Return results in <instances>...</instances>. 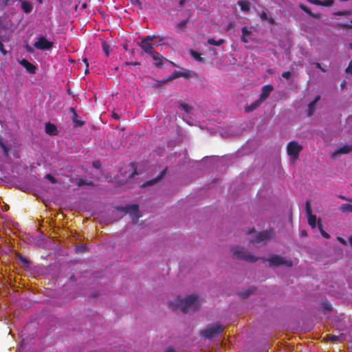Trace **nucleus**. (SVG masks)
<instances>
[{
    "label": "nucleus",
    "instance_id": "nucleus-1",
    "mask_svg": "<svg viewBox=\"0 0 352 352\" xmlns=\"http://www.w3.org/2000/svg\"><path fill=\"white\" fill-rule=\"evenodd\" d=\"M178 307H180L183 313H188L190 311H196L200 306L198 296L195 295H189L184 299H178Z\"/></svg>",
    "mask_w": 352,
    "mask_h": 352
},
{
    "label": "nucleus",
    "instance_id": "nucleus-2",
    "mask_svg": "<svg viewBox=\"0 0 352 352\" xmlns=\"http://www.w3.org/2000/svg\"><path fill=\"white\" fill-rule=\"evenodd\" d=\"M224 327L219 324L214 325H208L205 329L200 331V336L205 339H212L223 332Z\"/></svg>",
    "mask_w": 352,
    "mask_h": 352
},
{
    "label": "nucleus",
    "instance_id": "nucleus-3",
    "mask_svg": "<svg viewBox=\"0 0 352 352\" xmlns=\"http://www.w3.org/2000/svg\"><path fill=\"white\" fill-rule=\"evenodd\" d=\"M233 258L243 260L250 263L257 261L259 258L248 253L244 248H234L232 249Z\"/></svg>",
    "mask_w": 352,
    "mask_h": 352
},
{
    "label": "nucleus",
    "instance_id": "nucleus-4",
    "mask_svg": "<svg viewBox=\"0 0 352 352\" xmlns=\"http://www.w3.org/2000/svg\"><path fill=\"white\" fill-rule=\"evenodd\" d=\"M261 259L263 261H267L270 263V267L286 265L288 267H291L293 266V262L292 260H287L278 254H272L268 258H261Z\"/></svg>",
    "mask_w": 352,
    "mask_h": 352
},
{
    "label": "nucleus",
    "instance_id": "nucleus-5",
    "mask_svg": "<svg viewBox=\"0 0 352 352\" xmlns=\"http://www.w3.org/2000/svg\"><path fill=\"white\" fill-rule=\"evenodd\" d=\"M155 38V35H149L143 38L140 43H138V45L140 48L147 54L150 55L153 52H155V47L157 46V44H154L152 43L153 39Z\"/></svg>",
    "mask_w": 352,
    "mask_h": 352
},
{
    "label": "nucleus",
    "instance_id": "nucleus-6",
    "mask_svg": "<svg viewBox=\"0 0 352 352\" xmlns=\"http://www.w3.org/2000/svg\"><path fill=\"white\" fill-rule=\"evenodd\" d=\"M273 236V232L270 230H264L258 232L254 238L250 241V243L257 245L260 243H266Z\"/></svg>",
    "mask_w": 352,
    "mask_h": 352
},
{
    "label": "nucleus",
    "instance_id": "nucleus-7",
    "mask_svg": "<svg viewBox=\"0 0 352 352\" xmlns=\"http://www.w3.org/2000/svg\"><path fill=\"white\" fill-rule=\"evenodd\" d=\"M302 150V146L296 141L289 142L287 146V153L293 160L298 158Z\"/></svg>",
    "mask_w": 352,
    "mask_h": 352
},
{
    "label": "nucleus",
    "instance_id": "nucleus-8",
    "mask_svg": "<svg viewBox=\"0 0 352 352\" xmlns=\"http://www.w3.org/2000/svg\"><path fill=\"white\" fill-rule=\"evenodd\" d=\"M53 42L47 41L45 37L41 36L34 43V47L38 50H50L53 47Z\"/></svg>",
    "mask_w": 352,
    "mask_h": 352
},
{
    "label": "nucleus",
    "instance_id": "nucleus-9",
    "mask_svg": "<svg viewBox=\"0 0 352 352\" xmlns=\"http://www.w3.org/2000/svg\"><path fill=\"white\" fill-rule=\"evenodd\" d=\"M124 210L126 213H129L133 219H138L140 217L139 207L137 204L128 205L124 208Z\"/></svg>",
    "mask_w": 352,
    "mask_h": 352
},
{
    "label": "nucleus",
    "instance_id": "nucleus-10",
    "mask_svg": "<svg viewBox=\"0 0 352 352\" xmlns=\"http://www.w3.org/2000/svg\"><path fill=\"white\" fill-rule=\"evenodd\" d=\"M274 87L271 85H267L263 87L261 94H260L259 99L261 101H265L273 91Z\"/></svg>",
    "mask_w": 352,
    "mask_h": 352
},
{
    "label": "nucleus",
    "instance_id": "nucleus-11",
    "mask_svg": "<svg viewBox=\"0 0 352 352\" xmlns=\"http://www.w3.org/2000/svg\"><path fill=\"white\" fill-rule=\"evenodd\" d=\"M19 63L30 73V74H34L36 73V67L32 64L30 62H29L28 60L26 59H22L21 60L19 61Z\"/></svg>",
    "mask_w": 352,
    "mask_h": 352
},
{
    "label": "nucleus",
    "instance_id": "nucleus-12",
    "mask_svg": "<svg viewBox=\"0 0 352 352\" xmlns=\"http://www.w3.org/2000/svg\"><path fill=\"white\" fill-rule=\"evenodd\" d=\"M69 110L72 113V121L74 124V126H82L85 124V122L79 119L78 115L77 114L75 109L73 107H70Z\"/></svg>",
    "mask_w": 352,
    "mask_h": 352
},
{
    "label": "nucleus",
    "instance_id": "nucleus-13",
    "mask_svg": "<svg viewBox=\"0 0 352 352\" xmlns=\"http://www.w3.org/2000/svg\"><path fill=\"white\" fill-rule=\"evenodd\" d=\"M352 152V144H344L340 146L333 153V156L341 154H347Z\"/></svg>",
    "mask_w": 352,
    "mask_h": 352
},
{
    "label": "nucleus",
    "instance_id": "nucleus-14",
    "mask_svg": "<svg viewBox=\"0 0 352 352\" xmlns=\"http://www.w3.org/2000/svg\"><path fill=\"white\" fill-rule=\"evenodd\" d=\"M150 56L155 61V66L160 67L163 65V60L164 59V58L160 53L155 51L151 54H150Z\"/></svg>",
    "mask_w": 352,
    "mask_h": 352
},
{
    "label": "nucleus",
    "instance_id": "nucleus-15",
    "mask_svg": "<svg viewBox=\"0 0 352 352\" xmlns=\"http://www.w3.org/2000/svg\"><path fill=\"white\" fill-rule=\"evenodd\" d=\"M45 131L50 135H56L58 133L56 126L51 122L45 124Z\"/></svg>",
    "mask_w": 352,
    "mask_h": 352
},
{
    "label": "nucleus",
    "instance_id": "nucleus-16",
    "mask_svg": "<svg viewBox=\"0 0 352 352\" xmlns=\"http://www.w3.org/2000/svg\"><path fill=\"white\" fill-rule=\"evenodd\" d=\"M21 7L22 10L26 14L31 12L33 9L32 3L28 1H22Z\"/></svg>",
    "mask_w": 352,
    "mask_h": 352
},
{
    "label": "nucleus",
    "instance_id": "nucleus-17",
    "mask_svg": "<svg viewBox=\"0 0 352 352\" xmlns=\"http://www.w3.org/2000/svg\"><path fill=\"white\" fill-rule=\"evenodd\" d=\"M75 184L79 187L83 186H93L94 184L91 181H89L85 178H78L75 180Z\"/></svg>",
    "mask_w": 352,
    "mask_h": 352
},
{
    "label": "nucleus",
    "instance_id": "nucleus-18",
    "mask_svg": "<svg viewBox=\"0 0 352 352\" xmlns=\"http://www.w3.org/2000/svg\"><path fill=\"white\" fill-rule=\"evenodd\" d=\"M262 102H263V101H261L260 99L258 98V100L254 101L250 105L245 107V111L246 112H251V111H254V109H256L258 107H260L261 104H262Z\"/></svg>",
    "mask_w": 352,
    "mask_h": 352
},
{
    "label": "nucleus",
    "instance_id": "nucleus-19",
    "mask_svg": "<svg viewBox=\"0 0 352 352\" xmlns=\"http://www.w3.org/2000/svg\"><path fill=\"white\" fill-rule=\"evenodd\" d=\"M238 5L241 8V10L244 12H249L250 10V3L248 1L241 0L238 1Z\"/></svg>",
    "mask_w": 352,
    "mask_h": 352
},
{
    "label": "nucleus",
    "instance_id": "nucleus-20",
    "mask_svg": "<svg viewBox=\"0 0 352 352\" xmlns=\"http://www.w3.org/2000/svg\"><path fill=\"white\" fill-rule=\"evenodd\" d=\"M320 100V96H317L313 101H311L308 105V116H311L314 113V108L316 102Z\"/></svg>",
    "mask_w": 352,
    "mask_h": 352
},
{
    "label": "nucleus",
    "instance_id": "nucleus-21",
    "mask_svg": "<svg viewBox=\"0 0 352 352\" xmlns=\"http://www.w3.org/2000/svg\"><path fill=\"white\" fill-rule=\"evenodd\" d=\"M224 42H225L224 39H222V38L219 39L217 41H216L213 38H210L208 39V43L209 45H215V46H219V45H222Z\"/></svg>",
    "mask_w": 352,
    "mask_h": 352
},
{
    "label": "nucleus",
    "instance_id": "nucleus-22",
    "mask_svg": "<svg viewBox=\"0 0 352 352\" xmlns=\"http://www.w3.org/2000/svg\"><path fill=\"white\" fill-rule=\"evenodd\" d=\"M307 217H308V223H309V226L312 228H315L316 226V221H317L316 216L311 214L307 215Z\"/></svg>",
    "mask_w": 352,
    "mask_h": 352
},
{
    "label": "nucleus",
    "instance_id": "nucleus-23",
    "mask_svg": "<svg viewBox=\"0 0 352 352\" xmlns=\"http://www.w3.org/2000/svg\"><path fill=\"white\" fill-rule=\"evenodd\" d=\"M165 174H166V169H165V170H164L161 173V174H160V176H158L157 178H155V179H152V180H150V181H148V182H146V183L144 184V186H148V185H151V184H153L155 183L156 182H157V181L160 180V179L164 177V175Z\"/></svg>",
    "mask_w": 352,
    "mask_h": 352
},
{
    "label": "nucleus",
    "instance_id": "nucleus-24",
    "mask_svg": "<svg viewBox=\"0 0 352 352\" xmlns=\"http://www.w3.org/2000/svg\"><path fill=\"white\" fill-rule=\"evenodd\" d=\"M340 209L342 212H352V205L349 204H344L341 205Z\"/></svg>",
    "mask_w": 352,
    "mask_h": 352
},
{
    "label": "nucleus",
    "instance_id": "nucleus-25",
    "mask_svg": "<svg viewBox=\"0 0 352 352\" xmlns=\"http://www.w3.org/2000/svg\"><path fill=\"white\" fill-rule=\"evenodd\" d=\"M16 258L21 262L24 264V265L27 267H29L30 265V261L28 259H27L25 257H24L23 255H21V254H16Z\"/></svg>",
    "mask_w": 352,
    "mask_h": 352
},
{
    "label": "nucleus",
    "instance_id": "nucleus-26",
    "mask_svg": "<svg viewBox=\"0 0 352 352\" xmlns=\"http://www.w3.org/2000/svg\"><path fill=\"white\" fill-rule=\"evenodd\" d=\"M254 289L253 288H250V289H247L245 292H241L239 294V296L242 298H248L253 292H254Z\"/></svg>",
    "mask_w": 352,
    "mask_h": 352
},
{
    "label": "nucleus",
    "instance_id": "nucleus-27",
    "mask_svg": "<svg viewBox=\"0 0 352 352\" xmlns=\"http://www.w3.org/2000/svg\"><path fill=\"white\" fill-rule=\"evenodd\" d=\"M102 51H103L104 54L107 56H108L109 55V52H110V45L107 42H103L102 43Z\"/></svg>",
    "mask_w": 352,
    "mask_h": 352
},
{
    "label": "nucleus",
    "instance_id": "nucleus-28",
    "mask_svg": "<svg viewBox=\"0 0 352 352\" xmlns=\"http://www.w3.org/2000/svg\"><path fill=\"white\" fill-rule=\"evenodd\" d=\"M190 54L191 56L195 58L197 60L199 61V62H203V58L201 57V54L198 53L196 51H194V50H191L190 51Z\"/></svg>",
    "mask_w": 352,
    "mask_h": 352
},
{
    "label": "nucleus",
    "instance_id": "nucleus-29",
    "mask_svg": "<svg viewBox=\"0 0 352 352\" xmlns=\"http://www.w3.org/2000/svg\"><path fill=\"white\" fill-rule=\"evenodd\" d=\"M189 22V18L186 19H184V20H182L178 24H177V27L181 29V30H186V24Z\"/></svg>",
    "mask_w": 352,
    "mask_h": 352
},
{
    "label": "nucleus",
    "instance_id": "nucleus-30",
    "mask_svg": "<svg viewBox=\"0 0 352 352\" xmlns=\"http://www.w3.org/2000/svg\"><path fill=\"white\" fill-rule=\"evenodd\" d=\"M318 227L320 232L323 237H324L325 239L330 238V235L322 229V225L320 223V221H318Z\"/></svg>",
    "mask_w": 352,
    "mask_h": 352
},
{
    "label": "nucleus",
    "instance_id": "nucleus-31",
    "mask_svg": "<svg viewBox=\"0 0 352 352\" xmlns=\"http://www.w3.org/2000/svg\"><path fill=\"white\" fill-rule=\"evenodd\" d=\"M352 14L351 10H342L334 12L336 16H349Z\"/></svg>",
    "mask_w": 352,
    "mask_h": 352
},
{
    "label": "nucleus",
    "instance_id": "nucleus-32",
    "mask_svg": "<svg viewBox=\"0 0 352 352\" xmlns=\"http://www.w3.org/2000/svg\"><path fill=\"white\" fill-rule=\"evenodd\" d=\"M45 178L48 179L52 184L58 183L57 179L51 174L48 173L45 175Z\"/></svg>",
    "mask_w": 352,
    "mask_h": 352
},
{
    "label": "nucleus",
    "instance_id": "nucleus-33",
    "mask_svg": "<svg viewBox=\"0 0 352 352\" xmlns=\"http://www.w3.org/2000/svg\"><path fill=\"white\" fill-rule=\"evenodd\" d=\"M192 72L186 69V70L182 72L181 77H184L185 78H189L192 77Z\"/></svg>",
    "mask_w": 352,
    "mask_h": 352
},
{
    "label": "nucleus",
    "instance_id": "nucleus-34",
    "mask_svg": "<svg viewBox=\"0 0 352 352\" xmlns=\"http://www.w3.org/2000/svg\"><path fill=\"white\" fill-rule=\"evenodd\" d=\"M305 210L307 215L311 214V207L309 201H306Z\"/></svg>",
    "mask_w": 352,
    "mask_h": 352
},
{
    "label": "nucleus",
    "instance_id": "nucleus-35",
    "mask_svg": "<svg viewBox=\"0 0 352 352\" xmlns=\"http://www.w3.org/2000/svg\"><path fill=\"white\" fill-rule=\"evenodd\" d=\"M181 73L182 72L181 71H175L169 77L170 79H175V78H180L181 77Z\"/></svg>",
    "mask_w": 352,
    "mask_h": 352
},
{
    "label": "nucleus",
    "instance_id": "nucleus-36",
    "mask_svg": "<svg viewBox=\"0 0 352 352\" xmlns=\"http://www.w3.org/2000/svg\"><path fill=\"white\" fill-rule=\"evenodd\" d=\"M334 1L333 0H324L321 1V3L320 6H331L333 4Z\"/></svg>",
    "mask_w": 352,
    "mask_h": 352
},
{
    "label": "nucleus",
    "instance_id": "nucleus-37",
    "mask_svg": "<svg viewBox=\"0 0 352 352\" xmlns=\"http://www.w3.org/2000/svg\"><path fill=\"white\" fill-rule=\"evenodd\" d=\"M242 35L249 36L251 35V32L248 29L247 27L244 26L241 29Z\"/></svg>",
    "mask_w": 352,
    "mask_h": 352
},
{
    "label": "nucleus",
    "instance_id": "nucleus-38",
    "mask_svg": "<svg viewBox=\"0 0 352 352\" xmlns=\"http://www.w3.org/2000/svg\"><path fill=\"white\" fill-rule=\"evenodd\" d=\"M179 108L186 112H189L191 109V107L187 104H181Z\"/></svg>",
    "mask_w": 352,
    "mask_h": 352
},
{
    "label": "nucleus",
    "instance_id": "nucleus-39",
    "mask_svg": "<svg viewBox=\"0 0 352 352\" xmlns=\"http://www.w3.org/2000/svg\"><path fill=\"white\" fill-rule=\"evenodd\" d=\"M131 4L136 5L139 9H142V5L140 0H130Z\"/></svg>",
    "mask_w": 352,
    "mask_h": 352
},
{
    "label": "nucleus",
    "instance_id": "nucleus-40",
    "mask_svg": "<svg viewBox=\"0 0 352 352\" xmlns=\"http://www.w3.org/2000/svg\"><path fill=\"white\" fill-rule=\"evenodd\" d=\"M87 251V247L86 245H81L78 247V252L83 253Z\"/></svg>",
    "mask_w": 352,
    "mask_h": 352
},
{
    "label": "nucleus",
    "instance_id": "nucleus-41",
    "mask_svg": "<svg viewBox=\"0 0 352 352\" xmlns=\"http://www.w3.org/2000/svg\"><path fill=\"white\" fill-rule=\"evenodd\" d=\"M127 65H140V62H124L122 65L123 67Z\"/></svg>",
    "mask_w": 352,
    "mask_h": 352
},
{
    "label": "nucleus",
    "instance_id": "nucleus-42",
    "mask_svg": "<svg viewBox=\"0 0 352 352\" xmlns=\"http://www.w3.org/2000/svg\"><path fill=\"white\" fill-rule=\"evenodd\" d=\"M300 8L305 11L306 13L312 15V12H311L310 9L307 8L306 6L301 5Z\"/></svg>",
    "mask_w": 352,
    "mask_h": 352
},
{
    "label": "nucleus",
    "instance_id": "nucleus-43",
    "mask_svg": "<svg viewBox=\"0 0 352 352\" xmlns=\"http://www.w3.org/2000/svg\"><path fill=\"white\" fill-rule=\"evenodd\" d=\"M282 76L286 79H289L292 76V73L289 71L287 72H284L283 74H282Z\"/></svg>",
    "mask_w": 352,
    "mask_h": 352
},
{
    "label": "nucleus",
    "instance_id": "nucleus-44",
    "mask_svg": "<svg viewBox=\"0 0 352 352\" xmlns=\"http://www.w3.org/2000/svg\"><path fill=\"white\" fill-rule=\"evenodd\" d=\"M260 18L262 21H267V19H268V16H267V14L266 12L263 11L261 14H260Z\"/></svg>",
    "mask_w": 352,
    "mask_h": 352
},
{
    "label": "nucleus",
    "instance_id": "nucleus-45",
    "mask_svg": "<svg viewBox=\"0 0 352 352\" xmlns=\"http://www.w3.org/2000/svg\"><path fill=\"white\" fill-rule=\"evenodd\" d=\"M345 71L347 74H352V60L350 61Z\"/></svg>",
    "mask_w": 352,
    "mask_h": 352
},
{
    "label": "nucleus",
    "instance_id": "nucleus-46",
    "mask_svg": "<svg viewBox=\"0 0 352 352\" xmlns=\"http://www.w3.org/2000/svg\"><path fill=\"white\" fill-rule=\"evenodd\" d=\"M0 52L3 54H7V51L4 49V46H3V44L1 43V41H0Z\"/></svg>",
    "mask_w": 352,
    "mask_h": 352
},
{
    "label": "nucleus",
    "instance_id": "nucleus-47",
    "mask_svg": "<svg viewBox=\"0 0 352 352\" xmlns=\"http://www.w3.org/2000/svg\"><path fill=\"white\" fill-rule=\"evenodd\" d=\"M309 2L314 4V5H316V6H320L321 3V1L320 0H307Z\"/></svg>",
    "mask_w": 352,
    "mask_h": 352
},
{
    "label": "nucleus",
    "instance_id": "nucleus-48",
    "mask_svg": "<svg viewBox=\"0 0 352 352\" xmlns=\"http://www.w3.org/2000/svg\"><path fill=\"white\" fill-rule=\"evenodd\" d=\"M338 197L341 199H342V200H345V201H352V198H348V197H346V196H344V195H338Z\"/></svg>",
    "mask_w": 352,
    "mask_h": 352
},
{
    "label": "nucleus",
    "instance_id": "nucleus-49",
    "mask_svg": "<svg viewBox=\"0 0 352 352\" xmlns=\"http://www.w3.org/2000/svg\"><path fill=\"white\" fill-rule=\"evenodd\" d=\"M342 28H352V20L350 21V23H345L343 25H341Z\"/></svg>",
    "mask_w": 352,
    "mask_h": 352
},
{
    "label": "nucleus",
    "instance_id": "nucleus-50",
    "mask_svg": "<svg viewBox=\"0 0 352 352\" xmlns=\"http://www.w3.org/2000/svg\"><path fill=\"white\" fill-rule=\"evenodd\" d=\"M329 340L333 341V342L337 341L338 340V336H336V335H331L329 337Z\"/></svg>",
    "mask_w": 352,
    "mask_h": 352
},
{
    "label": "nucleus",
    "instance_id": "nucleus-51",
    "mask_svg": "<svg viewBox=\"0 0 352 352\" xmlns=\"http://www.w3.org/2000/svg\"><path fill=\"white\" fill-rule=\"evenodd\" d=\"M164 352H176V350L173 346L168 347Z\"/></svg>",
    "mask_w": 352,
    "mask_h": 352
},
{
    "label": "nucleus",
    "instance_id": "nucleus-52",
    "mask_svg": "<svg viewBox=\"0 0 352 352\" xmlns=\"http://www.w3.org/2000/svg\"><path fill=\"white\" fill-rule=\"evenodd\" d=\"M234 28V22H230L228 25L227 29L228 30H230Z\"/></svg>",
    "mask_w": 352,
    "mask_h": 352
},
{
    "label": "nucleus",
    "instance_id": "nucleus-53",
    "mask_svg": "<svg viewBox=\"0 0 352 352\" xmlns=\"http://www.w3.org/2000/svg\"><path fill=\"white\" fill-rule=\"evenodd\" d=\"M267 21L271 25H274L275 23V20L272 17H268V19H267Z\"/></svg>",
    "mask_w": 352,
    "mask_h": 352
},
{
    "label": "nucleus",
    "instance_id": "nucleus-54",
    "mask_svg": "<svg viewBox=\"0 0 352 352\" xmlns=\"http://www.w3.org/2000/svg\"><path fill=\"white\" fill-rule=\"evenodd\" d=\"M248 36H241V41H243V43H248L249 41L248 38H247Z\"/></svg>",
    "mask_w": 352,
    "mask_h": 352
},
{
    "label": "nucleus",
    "instance_id": "nucleus-55",
    "mask_svg": "<svg viewBox=\"0 0 352 352\" xmlns=\"http://www.w3.org/2000/svg\"><path fill=\"white\" fill-rule=\"evenodd\" d=\"M323 306H324V308L327 309V310H331V305H329L328 303H324Z\"/></svg>",
    "mask_w": 352,
    "mask_h": 352
},
{
    "label": "nucleus",
    "instance_id": "nucleus-56",
    "mask_svg": "<svg viewBox=\"0 0 352 352\" xmlns=\"http://www.w3.org/2000/svg\"><path fill=\"white\" fill-rule=\"evenodd\" d=\"M82 62L85 64L86 67H89V62L87 58L82 59Z\"/></svg>",
    "mask_w": 352,
    "mask_h": 352
},
{
    "label": "nucleus",
    "instance_id": "nucleus-57",
    "mask_svg": "<svg viewBox=\"0 0 352 352\" xmlns=\"http://www.w3.org/2000/svg\"><path fill=\"white\" fill-rule=\"evenodd\" d=\"M93 166L95 168H98L100 167V163L98 162H93Z\"/></svg>",
    "mask_w": 352,
    "mask_h": 352
},
{
    "label": "nucleus",
    "instance_id": "nucleus-58",
    "mask_svg": "<svg viewBox=\"0 0 352 352\" xmlns=\"http://www.w3.org/2000/svg\"><path fill=\"white\" fill-rule=\"evenodd\" d=\"M131 166H132V168L133 169V176L135 175H137L138 173L136 171V168L135 167V164H131Z\"/></svg>",
    "mask_w": 352,
    "mask_h": 352
},
{
    "label": "nucleus",
    "instance_id": "nucleus-59",
    "mask_svg": "<svg viewBox=\"0 0 352 352\" xmlns=\"http://www.w3.org/2000/svg\"><path fill=\"white\" fill-rule=\"evenodd\" d=\"M186 0H180L179 2V4L181 8H182L184 5V3H186Z\"/></svg>",
    "mask_w": 352,
    "mask_h": 352
},
{
    "label": "nucleus",
    "instance_id": "nucleus-60",
    "mask_svg": "<svg viewBox=\"0 0 352 352\" xmlns=\"http://www.w3.org/2000/svg\"><path fill=\"white\" fill-rule=\"evenodd\" d=\"M112 117L116 120H118L120 118V116H118V114L116 113H113L112 114Z\"/></svg>",
    "mask_w": 352,
    "mask_h": 352
},
{
    "label": "nucleus",
    "instance_id": "nucleus-61",
    "mask_svg": "<svg viewBox=\"0 0 352 352\" xmlns=\"http://www.w3.org/2000/svg\"><path fill=\"white\" fill-rule=\"evenodd\" d=\"M315 66H316V67L317 69H319L322 67V66H321L320 63H315Z\"/></svg>",
    "mask_w": 352,
    "mask_h": 352
},
{
    "label": "nucleus",
    "instance_id": "nucleus-62",
    "mask_svg": "<svg viewBox=\"0 0 352 352\" xmlns=\"http://www.w3.org/2000/svg\"><path fill=\"white\" fill-rule=\"evenodd\" d=\"M0 145H1V146L2 147V148H3L5 151H6V146H5V144H4L3 142H0Z\"/></svg>",
    "mask_w": 352,
    "mask_h": 352
},
{
    "label": "nucleus",
    "instance_id": "nucleus-63",
    "mask_svg": "<svg viewBox=\"0 0 352 352\" xmlns=\"http://www.w3.org/2000/svg\"><path fill=\"white\" fill-rule=\"evenodd\" d=\"M307 235V233L306 230H304L301 232L302 236H306Z\"/></svg>",
    "mask_w": 352,
    "mask_h": 352
},
{
    "label": "nucleus",
    "instance_id": "nucleus-64",
    "mask_svg": "<svg viewBox=\"0 0 352 352\" xmlns=\"http://www.w3.org/2000/svg\"><path fill=\"white\" fill-rule=\"evenodd\" d=\"M349 241L350 245L352 248V236L349 237Z\"/></svg>",
    "mask_w": 352,
    "mask_h": 352
}]
</instances>
